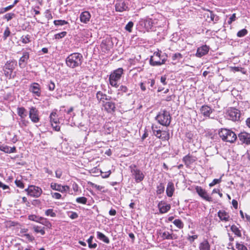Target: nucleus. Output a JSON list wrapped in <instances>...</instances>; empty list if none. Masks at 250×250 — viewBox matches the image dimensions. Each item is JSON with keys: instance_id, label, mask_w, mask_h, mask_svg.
<instances>
[{"instance_id": "1", "label": "nucleus", "mask_w": 250, "mask_h": 250, "mask_svg": "<svg viewBox=\"0 0 250 250\" xmlns=\"http://www.w3.org/2000/svg\"><path fill=\"white\" fill-rule=\"evenodd\" d=\"M83 56L79 53H73L69 55L66 59L65 62L67 66L74 68L80 66L83 62Z\"/></svg>"}, {"instance_id": "2", "label": "nucleus", "mask_w": 250, "mask_h": 250, "mask_svg": "<svg viewBox=\"0 0 250 250\" xmlns=\"http://www.w3.org/2000/svg\"><path fill=\"white\" fill-rule=\"evenodd\" d=\"M157 24V21L152 18H146L140 20L138 28L142 31H149L153 29L154 25Z\"/></svg>"}, {"instance_id": "3", "label": "nucleus", "mask_w": 250, "mask_h": 250, "mask_svg": "<svg viewBox=\"0 0 250 250\" xmlns=\"http://www.w3.org/2000/svg\"><path fill=\"white\" fill-rule=\"evenodd\" d=\"M219 135L223 141L233 143L237 139L236 134L231 130L226 128H222L219 132Z\"/></svg>"}, {"instance_id": "4", "label": "nucleus", "mask_w": 250, "mask_h": 250, "mask_svg": "<svg viewBox=\"0 0 250 250\" xmlns=\"http://www.w3.org/2000/svg\"><path fill=\"white\" fill-rule=\"evenodd\" d=\"M124 72L122 68H119L111 73L109 77V84L113 87H119L118 81L120 80Z\"/></svg>"}, {"instance_id": "5", "label": "nucleus", "mask_w": 250, "mask_h": 250, "mask_svg": "<svg viewBox=\"0 0 250 250\" xmlns=\"http://www.w3.org/2000/svg\"><path fill=\"white\" fill-rule=\"evenodd\" d=\"M161 51L155 52L150 59V64L152 66H159L165 64L167 61V57L161 55Z\"/></svg>"}, {"instance_id": "6", "label": "nucleus", "mask_w": 250, "mask_h": 250, "mask_svg": "<svg viewBox=\"0 0 250 250\" xmlns=\"http://www.w3.org/2000/svg\"><path fill=\"white\" fill-rule=\"evenodd\" d=\"M17 112L18 116L20 117L19 125L21 127L27 126L29 122L26 119L27 116V112L26 109L23 107H18L17 109Z\"/></svg>"}, {"instance_id": "7", "label": "nucleus", "mask_w": 250, "mask_h": 250, "mask_svg": "<svg viewBox=\"0 0 250 250\" xmlns=\"http://www.w3.org/2000/svg\"><path fill=\"white\" fill-rule=\"evenodd\" d=\"M156 119L161 125L165 126L169 125L171 122L170 114L166 110L160 112Z\"/></svg>"}, {"instance_id": "8", "label": "nucleus", "mask_w": 250, "mask_h": 250, "mask_svg": "<svg viewBox=\"0 0 250 250\" xmlns=\"http://www.w3.org/2000/svg\"><path fill=\"white\" fill-rule=\"evenodd\" d=\"M16 65V62L13 61H8L3 67V70L5 76L9 79L11 78L13 70Z\"/></svg>"}, {"instance_id": "9", "label": "nucleus", "mask_w": 250, "mask_h": 250, "mask_svg": "<svg viewBox=\"0 0 250 250\" xmlns=\"http://www.w3.org/2000/svg\"><path fill=\"white\" fill-rule=\"evenodd\" d=\"M130 168L132 176L136 183H139L144 180L145 175L143 172L140 169H138L136 166H131Z\"/></svg>"}, {"instance_id": "10", "label": "nucleus", "mask_w": 250, "mask_h": 250, "mask_svg": "<svg viewBox=\"0 0 250 250\" xmlns=\"http://www.w3.org/2000/svg\"><path fill=\"white\" fill-rule=\"evenodd\" d=\"M25 191L28 195L34 198L40 197L42 192L41 188L33 185L29 186L25 189Z\"/></svg>"}, {"instance_id": "11", "label": "nucleus", "mask_w": 250, "mask_h": 250, "mask_svg": "<svg viewBox=\"0 0 250 250\" xmlns=\"http://www.w3.org/2000/svg\"><path fill=\"white\" fill-rule=\"evenodd\" d=\"M56 109L53 110L49 116L50 121L52 127L54 130L59 131L60 130V126L59 125V119L58 117Z\"/></svg>"}, {"instance_id": "12", "label": "nucleus", "mask_w": 250, "mask_h": 250, "mask_svg": "<svg viewBox=\"0 0 250 250\" xmlns=\"http://www.w3.org/2000/svg\"><path fill=\"white\" fill-rule=\"evenodd\" d=\"M226 115L228 119L232 121H237L240 117V111L234 108L229 109Z\"/></svg>"}, {"instance_id": "13", "label": "nucleus", "mask_w": 250, "mask_h": 250, "mask_svg": "<svg viewBox=\"0 0 250 250\" xmlns=\"http://www.w3.org/2000/svg\"><path fill=\"white\" fill-rule=\"evenodd\" d=\"M195 189L196 192L197 193L199 196L201 197L203 199L208 202L212 201V197L210 196L208 193L207 191L201 187L196 186Z\"/></svg>"}, {"instance_id": "14", "label": "nucleus", "mask_w": 250, "mask_h": 250, "mask_svg": "<svg viewBox=\"0 0 250 250\" xmlns=\"http://www.w3.org/2000/svg\"><path fill=\"white\" fill-rule=\"evenodd\" d=\"M29 90L34 97H40L41 96V87L37 83H31L29 87Z\"/></svg>"}, {"instance_id": "15", "label": "nucleus", "mask_w": 250, "mask_h": 250, "mask_svg": "<svg viewBox=\"0 0 250 250\" xmlns=\"http://www.w3.org/2000/svg\"><path fill=\"white\" fill-rule=\"evenodd\" d=\"M29 117L34 123H37L39 122V112L35 107L32 106L29 108Z\"/></svg>"}, {"instance_id": "16", "label": "nucleus", "mask_w": 250, "mask_h": 250, "mask_svg": "<svg viewBox=\"0 0 250 250\" xmlns=\"http://www.w3.org/2000/svg\"><path fill=\"white\" fill-rule=\"evenodd\" d=\"M115 6V10L117 12H122L128 9V4L126 0H116Z\"/></svg>"}, {"instance_id": "17", "label": "nucleus", "mask_w": 250, "mask_h": 250, "mask_svg": "<svg viewBox=\"0 0 250 250\" xmlns=\"http://www.w3.org/2000/svg\"><path fill=\"white\" fill-rule=\"evenodd\" d=\"M50 187L52 189L60 191L62 193L66 192L69 190V187L68 186H62L60 184L54 183H51Z\"/></svg>"}, {"instance_id": "18", "label": "nucleus", "mask_w": 250, "mask_h": 250, "mask_svg": "<svg viewBox=\"0 0 250 250\" xmlns=\"http://www.w3.org/2000/svg\"><path fill=\"white\" fill-rule=\"evenodd\" d=\"M158 207L160 213L163 214L167 212L171 208V206L165 202L161 201L158 205Z\"/></svg>"}, {"instance_id": "19", "label": "nucleus", "mask_w": 250, "mask_h": 250, "mask_svg": "<svg viewBox=\"0 0 250 250\" xmlns=\"http://www.w3.org/2000/svg\"><path fill=\"white\" fill-rule=\"evenodd\" d=\"M238 138L242 143L247 145L250 144V134L246 132H241L238 134Z\"/></svg>"}, {"instance_id": "20", "label": "nucleus", "mask_w": 250, "mask_h": 250, "mask_svg": "<svg viewBox=\"0 0 250 250\" xmlns=\"http://www.w3.org/2000/svg\"><path fill=\"white\" fill-rule=\"evenodd\" d=\"M209 47L207 45H204L200 47H198L197 49L196 56L200 58L203 56H205L208 54L209 51Z\"/></svg>"}, {"instance_id": "21", "label": "nucleus", "mask_w": 250, "mask_h": 250, "mask_svg": "<svg viewBox=\"0 0 250 250\" xmlns=\"http://www.w3.org/2000/svg\"><path fill=\"white\" fill-rule=\"evenodd\" d=\"M91 15L89 12L85 11L82 12L80 15V20L83 23H87L91 19Z\"/></svg>"}, {"instance_id": "22", "label": "nucleus", "mask_w": 250, "mask_h": 250, "mask_svg": "<svg viewBox=\"0 0 250 250\" xmlns=\"http://www.w3.org/2000/svg\"><path fill=\"white\" fill-rule=\"evenodd\" d=\"M196 160L197 158L196 157L190 154L185 156L183 158V161L187 167H190V166Z\"/></svg>"}, {"instance_id": "23", "label": "nucleus", "mask_w": 250, "mask_h": 250, "mask_svg": "<svg viewBox=\"0 0 250 250\" xmlns=\"http://www.w3.org/2000/svg\"><path fill=\"white\" fill-rule=\"evenodd\" d=\"M29 58V54L28 52H23L22 57L20 59L19 61V65L21 68H23L25 66L27 63Z\"/></svg>"}, {"instance_id": "24", "label": "nucleus", "mask_w": 250, "mask_h": 250, "mask_svg": "<svg viewBox=\"0 0 250 250\" xmlns=\"http://www.w3.org/2000/svg\"><path fill=\"white\" fill-rule=\"evenodd\" d=\"M103 106L104 109L108 113L114 112L115 110V104L114 102L110 101L104 102Z\"/></svg>"}, {"instance_id": "25", "label": "nucleus", "mask_w": 250, "mask_h": 250, "mask_svg": "<svg viewBox=\"0 0 250 250\" xmlns=\"http://www.w3.org/2000/svg\"><path fill=\"white\" fill-rule=\"evenodd\" d=\"M96 98L99 101L102 102L103 103H104L105 101H109L111 99L110 97L100 91L97 92Z\"/></svg>"}, {"instance_id": "26", "label": "nucleus", "mask_w": 250, "mask_h": 250, "mask_svg": "<svg viewBox=\"0 0 250 250\" xmlns=\"http://www.w3.org/2000/svg\"><path fill=\"white\" fill-rule=\"evenodd\" d=\"M175 191L174 184L172 182H168L166 188V194L169 197H171Z\"/></svg>"}, {"instance_id": "27", "label": "nucleus", "mask_w": 250, "mask_h": 250, "mask_svg": "<svg viewBox=\"0 0 250 250\" xmlns=\"http://www.w3.org/2000/svg\"><path fill=\"white\" fill-rule=\"evenodd\" d=\"M207 20H208V22H210L212 21L213 23H216L219 20V18L218 16L210 11L207 14Z\"/></svg>"}, {"instance_id": "28", "label": "nucleus", "mask_w": 250, "mask_h": 250, "mask_svg": "<svg viewBox=\"0 0 250 250\" xmlns=\"http://www.w3.org/2000/svg\"><path fill=\"white\" fill-rule=\"evenodd\" d=\"M101 46L103 49H104L105 51H108L112 48V41L109 39H106L103 41Z\"/></svg>"}, {"instance_id": "29", "label": "nucleus", "mask_w": 250, "mask_h": 250, "mask_svg": "<svg viewBox=\"0 0 250 250\" xmlns=\"http://www.w3.org/2000/svg\"><path fill=\"white\" fill-rule=\"evenodd\" d=\"M213 110L208 105H203L200 108L201 113L205 117H209Z\"/></svg>"}, {"instance_id": "30", "label": "nucleus", "mask_w": 250, "mask_h": 250, "mask_svg": "<svg viewBox=\"0 0 250 250\" xmlns=\"http://www.w3.org/2000/svg\"><path fill=\"white\" fill-rule=\"evenodd\" d=\"M0 150L7 153H11L16 152V148L15 146L12 147L4 145H0Z\"/></svg>"}, {"instance_id": "31", "label": "nucleus", "mask_w": 250, "mask_h": 250, "mask_svg": "<svg viewBox=\"0 0 250 250\" xmlns=\"http://www.w3.org/2000/svg\"><path fill=\"white\" fill-rule=\"evenodd\" d=\"M218 216L220 220L225 222L228 221L229 219V214L223 210H219L218 212Z\"/></svg>"}, {"instance_id": "32", "label": "nucleus", "mask_w": 250, "mask_h": 250, "mask_svg": "<svg viewBox=\"0 0 250 250\" xmlns=\"http://www.w3.org/2000/svg\"><path fill=\"white\" fill-rule=\"evenodd\" d=\"M32 229L36 233H40L42 235H43L45 233L44 227L37 225H34L32 227Z\"/></svg>"}, {"instance_id": "33", "label": "nucleus", "mask_w": 250, "mask_h": 250, "mask_svg": "<svg viewBox=\"0 0 250 250\" xmlns=\"http://www.w3.org/2000/svg\"><path fill=\"white\" fill-rule=\"evenodd\" d=\"M97 238L100 239V240L103 241L104 242L108 244L109 243V239L107 237H106L104 233L100 232H97Z\"/></svg>"}, {"instance_id": "34", "label": "nucleus", "mask_w": 250, "mask_h": 250, "mask_svg": "<svg viewBox=\"0 0 250 250\" xmlns=\"http://www.w3.org/2000/svg\"><path fill=\"white\" fill-rule=\"evenodd\" d=\"M200 250H210V245L208 241L206 240H204L199 245Z\"/></svg>"}, {"instance_id": "35", "label": "nucleus", "mask_w": 250, "mask_h": 250, "mask_svg": "<svg viewBox=\"0 0 250 250\" xmlns=\"http://www.w3.org/2000/svg\"><path fill=\"white\" fill-rule=\"evenodd\" d=\"M40 220V222H39V223H40L48 228H51L52 226L51 224L46 218L41 217Z\"/></svg>"}, {"instance_id": "36", "label": "nucleus", "mask_w": 250, "mask_h": 250, "mask_svg": "<svg viewBox=\"0 0 250 250\" xmlns=\"http://www.w3.org/2000/svg\"><path fill=\"white\" fill-rule=\"evenodd\" d=\"M230 229L231 231L237 236H241V232L239 229L235 225L231 226Z\"/></svg>"}, {"instance_id": "37", "label": "nucleus", "mask_w": 250, "mask_h": 250, "mask_svg": "<svg viewBox=\"0 0 250 250\" xmlns=\"http://www.w3.org/2000/svg\"><path fill=\"white\" fill-rule=\"evenodd\" d=\"M118 94H121L122 95L124 93H126L128 92V88L126 86L121 85L118 90Z\"/></svg>"}, {"instance_id": "38", "label": "nucleus", "mask_w": 250, "mask_h": 250, "mask_svg": "<svg viewBox=\"0 0 250 250\" xmlns=\"http://www.w3.org/2000/svg\"><path fill=\"white\" fill-rule=\"evenodd\" d=\"M155 127L156 128V126L154 125H152V130L153 131V134L156 136L157 138L161 139L162 137V132L161 130H155Z\"/></svg>"}, {"instance_id": "39", "label": "nucleus", "mask_w": 250, "mask_h": 250, "mask_svg": "<svg viewBox=\"0 0 250 250\" xmlns=\"http://www.w3.org/2000/svg\"><path fill=\"white\" fill-rule=\"evenodd\" d=\"M94 237L93 236H90L88 239L87 242L88 244V247L90 249H95L97 247V245L96 243L92 244V241Z\"/></svg>"}, {"instance_id": "40", "label": "nucleus", "mask_w": 250, "mask_h": 250, "mask_svg": "<svg viewBox=\"0 0 250 250\" xmlns=\"http://www.w3.org/2000/svg\"><path fill=\"white\" fill-rule=\"evenodd\" d=\"M173 223L175 226L180 229H183L184 228V223L180 219H175L173 222Z\"/></svg>"}, {"instance_id": "41", "label": "nucleus", "mask_w": 250, "mask_h": 250, "mask_svg": "<svg viewBox=\"0 0 250 250\" xmlns=\"http://www.w3.org/2000/svg\"><path fill=\"white\" fill-rule=\"evenodd\" d=\"M183 58L182 55L180 53H176L172 56V60L175 61V63L179 62Z\"/></svg>"}, {"instance_id": "42", "label": "nucleus", "mask_w": 250, "mask_h": 250, "mask_svg": "<svg viewBox=\"0 0 250 250\" xmlns=\"http://www.w3.org/2000/svg\"><path fill=\"white\" fill-rule=\"evenodd\" d=\"M165 190V187L162 183H160L159 185L157 186V190L156 193L157 194H162Z\"/></svg>"}, {"instance_id": "43", "label": "nucleus", "mask_w": 250, "mask_h": 250, "mask_svg": "<svg viewBox=\"0 0 250 250\" xmlns=\"http://www.w3.org/2000/svg\"><path fill=\"white\" fill-rule=\"evenodd\" d=\"M16 15L14 13H8L6 14L3 17V19L6 20L7 21L15 18Z\"/></svg>"}, {"instance_id": "44", "label": "nucleus", "mask_w": 250, "mask_h": 250, "mask_svg": "<svg viewBox=\"0 0 250 250\" xmlns=\"http://www.w3.org/2000/svg\"><path fill=\"white\" fill-rule=\"evenodd\" d=\"M76 201L77 203L85 205L87 199L85 197H79L76 198Z\"/></svg>"}, {"instance_id": "45", "label": "nucleus", "mask_w": 250, "mask_h": 250, "mask_svg": "<svg viewBox=\"0 0 250 250\" xmlns=\"http://www.w3.org/2000/svg\"><path fill=\"white\" fill-rule=\"evenodd\" d=\"M41 216L32 214L28 216V219L31 221L39 223V222H40V220L41 219Z\"/></svg>"}, {"instance_id": "46", "label": "nucleus", "mask_w": 250, "mask_h": 250, "mask_svg": "<svg viewBox=\"0 0 250 250\" xmlns=\"http://www.w3.org/2000/svg\"><path fill=\"white\" fill-rule=\"evenodd\" d=\"M53 22L56 26H62L68 23L67 21L62 20H55Z\"/></svg>"}, {"instance_id": "47", "label": "nucleus", "mask_w": 250, "mask_h": 250, "mask_svg": "<svg viewBox=\"0 0 250 250\" xmlns=\"http://www.w3.org/2000/svg\"><path fill=\"white\" fill-rule=\"evenodd\" d=\"M248 33V31L246 29H243L239 30L237 33V36L239 38L243 37L246 36Z\"/></svg>"}, {"instance_id": "48", "label": "nucleus", "mask_w": 250, "mask_h": 250, "mask_svg": "<svg viewBox=\"0 0 250 250\" xmlns=\"http://www.w3.org/2000/svg\"><path fill=\"white\" fill-rule=\"evenodd\" d=\"M161 135H162L161 139L162 140H168L169 139V133L168 131H163L162 132Z\"/></svg>"}, {"instance_id": "49", "label": "nucleus", "mask_w": 250, "mask_h": 250, "mask_svg": "<svg viewBox=\"0 0 250 250\" xmlns=\"http://www.w3.org/2000/svg\"><path fill=\"white\" fill-rule=\"evenodd\" d=\"M45 215L47 216H50L52 217H55L56 216V214L54 212L52 209H48L45 212Z\"/></svg>"}, {"instance_id": "50", "label": "nucleus", "mask_w": 250, "mask_h": 250, "mask_svg": "<svg viewBox=\"0 0 250 250\" xmlns=\"http://www.w3.org/2000/svg\"><path fill=\"white\" fill-rule=\"evenodd\" d=\"M30 36L29 35L26 36H22L21 37V41L23 43H27L30 42Z\"/></svg>"}, {"instance_id": "51", "label": "nucleus", "mask_w": 250, "mask_h": 250, "mask_svg": "<svg viewBox=\"0 0 250 250\" xmlns=\"http://www.w3.org/2000/svg\"><path fill=\"white\" fill-rule=\"evenodd\" d=\"M134 23L132 21H129L125 26V29L129 32H132V28L133 26Z\"/></svg>"}, {"instance_id": "52", "label": "nucleus", "mask_w": 250, "mask_h": 250, "mask_svg": "<svg viewBox=\"0 0 250 250\" xmlns=\"http://www.w3.org/2000/svg\"><path fill=\"white\" fill-rule=\"evenodd\" d=\"M170 236V233L167 231H165L162 234V237L163 240H169Z\"/></svg>"}, {"instance_id": "53", "label": "nucleus", "mask_w": 250, "mask_h": 250, "mask_svg": "<svg viewBox=\"0 0 250 250\" xmlns=\"http://www.w3.org/2000/svg\"><path fill=\"white\" fill-rule=\"evenodd\" d=\"M72 189L75 193V194H78L80 192V190L79 189V187L77 184L76 183H74L72 184Z\"/></svg>"}, {"instance_id": "54", "label": "nucleus", "mask_w": 250, "mask_h": 250, "mask_svg": "<svg viewBox=\"0 0 250 250\" xmlns=\"http://www.w3.org/2000/svg\"><path fill=\"white\" fill-rule=\"evenodd\" d=\"M47 86L48 89L49 91H53L55 89V84L54 82H53L52 81H50L48 83V84L47 85Z\"/></svg>"}, {"instance_id": "55", "label": "nucleus", "mask_w": 250, "mask_h": 250, "mask_svg": "<svg viewBox=\"0 0 250 250\" xmlns=\"http://www.w3.org/2000/svg\"><path fill=\"white\" fill-rule=\"evenodd\" d=\"M67 33L65 31H62L61 33L55 35V38L56 39H60L66 36Z\"/></svg>"}, {"instance_id": "56", "label": "nucleus", "mask_w": 250, "mask_h": 250, "mask_svg": "<svg viewBox=\"0 0 250 250\" xmlns=\"http://www.w3.org/2000/svg\"><path fill=\"white\" fill-rule=\"evenodd\" d=\"M10 33L11 32L9 30V28L8 27H7L3 33V39L5 40L7 38V37L9 36Z\"/></svg>"}, {"instance_id": "57", "label": "nucleus", "mask_w": 250, "mask_h": 250, "mask_svg": "<svg viewBox=\"0 0 250 250\" xmlns=\"http://www.w3.org/2000/svg\"><path fill=\"white\" fill-rule=\"evenodd\" d=\"M221 182V177L219 179H214L211 183L209 184L210 187H213L216 184H219Z\"/></svg>"}, {"instance_id": "58", "label": "nucleus", "mask_w": 250, "mask_h": 250, "mask_svg": "<svg viewBox=\"0 0 250 250\" xmlns=\"http://www.w3.org/2000/svg\"><path fill=\"white\" fill-rule=\"evenodd\" d=\"M148 84H149L150 87H148L149 89L153 88L155 84V80L154 79H148L147 82H146Z\"/></svg>"}, {"instance_id": "59", "label": "nucleus", "mask_w": 250, "mask_h": 250, "mask_svg": "<svg viewBox=\"0 0 250 250\" xmlns=\"http://www.w3.org/2000/svg\"><path fill=\"white\" fill-rule=\"evenodd\" d=\"M45 17L48 20H51L52 19V16L51 13L49 10H46L45 12Z\"/></svg>"}, {"instance_id": "60", "label": "nucleus", "mask_w": 250, "mask_h": 250, "mask_svg": "<svg viewBox=\"0 0 250 250\" xmlns=\"http://www.w3.org/2000/svg\"><path fill=\"white\" fill-rule=\"evenodd\" d=\"M51 194L53 198L56 199H60L62 197V195L58 192H52Z\"/></svg>"}, {"instance_id": "61", "label": "nucleus", "mask_w": 250, "mask_h": 250, "mask_svg": "<svg viewBox=\"0 0 250 250\" xmlns=\"http://www.w3.org/2000/svg\"><path fill=\"white\" fill-rule=\"evenodd\" d=\"M70 214L69 215V217L72 219H75L78 217V214L76 212H70Z\"/></svg>"}, {"instance_id": "62", "label": "nucleus", "mask_w": 250, "mask_h": 250, "mask_svg": "<svg viewBox=\"0 0 250 250\" xmlns=\"http://www.w3.org/2000/svg\"><path fill=\"white\" fill-rule=\"evenodd\" d=\"M236 20V15L235 14H233L229 18V21H228V23L229 24H230L233 21Z\"/></svg>"}, {"instance_id": "63", "label": "nucleus", "mask_w": 250, "mask_h": 250, "mask_svg": "<svg viewBox=\"0 0 250 250\" xmlns=\"http://www.w3.org/2000/svg\"><path fill=\"white\" fill-rule=\"evenodd\" d=\"M15 184L18 187H19L21 188H24V184L20 180H16L15 181Z\"/></svg>"}, {"instance_id": "64", "label": "nucleus", "mask_w": 250, "mask_h": 250, "mask_svg": "<svg viewBox=\"0 0 250 250\" xmlns=\"http://www.w3.org/2000/svg\"><path fill=\"white\" fill-rule=\"evenodd\" d=\"M101 173L102 174V176L103 178H107L110 175L111 171L109 170L104 172H102V173Z\"/></svg>"}]
</instances>
